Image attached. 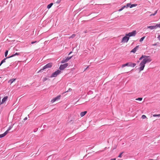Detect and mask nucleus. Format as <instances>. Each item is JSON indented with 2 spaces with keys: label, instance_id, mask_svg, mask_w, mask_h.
<instances>
[{
  "label": "nucleus",
  "instance_id": "nucleus-1",
  "mask_svg": "<svg viewBox=\"0 0 160 160\" xmlns=\"http://www.w3.org/2000/svg\"><path fill=\"white\" fill-rule=\"evenodd\" d=\"M151 61V59H149L148 58H144L140 63L139 70H143L145 67V64L146 63L149 62Z\"/></svg>",
  "mask_w": 160,
  "mask_h": 160
},
{
  "label": "nucleus",
  "instance_id": "nucleus-2",
  "mask_svg": "<svg viewBox=\"0 0 160 160\" xmlns=\"http://www.w3.org/2000/svg\"><path fill=\"white\" fill-rule=\"evenodd\" d=\"M136 65V63H132L131 62H128L125 64H124L122 65V67L123 68L126 66L128 67H134Z\"/></svg>",
  "mask_w": 160,
  "mask_h": 160
},
{
  "label": "nucleus",
  "instance_id": "nucleus-3",
  "mask_svg": "<svg viewBox=\"0 0 160 160\" xmlns=\"http://www.w3.org/2000/svg\"><path fill=\"white\" fill-rule=\"evenodd\" d=\"M61 73V71H56L54 73H52L50 77V78H53L56 77L58 75Z\"/></svg>",
  "mask_w": 160,
  "mask_h": 160
},
{
  "label": "nucleus",
  "instance_id": "nucleus-4",
  "mask_svg": "<svg viewBox=\"0 0 160 160\" xmlns=\"http://www.w3.org/2000/svg\"><path fill=\"white\" fill-rule=\"evenodd\" d=\"M136 34V31H134L132 32H129L128 34H126V36H128L129 37L132 36H134Z\"/></svg>",
  "mask_w": 160,
  "mask_h": 160
},
{
  "label": "nucleus",
  "instance_id": "nucleus-5",
  "mask_svg": "<svg viewBox=\"0 0 160 160\" xmlns=\"http://www.w3.org/2000/svg\"><path fill=\"white\" fill-rule=\"evenodd\" d=\"M52 63H48L43 67L42 70H44V69H48L49 68H50L52 67Z\"/></svg>",
  "mask_w": 160,
  "mask_h": 160
},
{
  "label": "nucleus",
  "instance_id": "nucleus-6",
  "mask_svg": "<svg viewBox=\"0 0 160 160\" xmlns=\"http://www.w3.org/2000/svg\"><path fill=\"white\" fill-rule=\"evenodd\" d=\"M61 97V96L59 95H58V96H57V97H56L55 98H53L51 101V103H53L55 102L56 101L59 100L60 99Z\"/></svg>",
  "mask_w": 160,
  "mask_h": 160
},
{
  "label": "nucleus",
  "instance_id": "nucleus-7",
  "mask_svg": "<svg viewBox=\"0 0 160 160\" xmlns=\"http://www.w3.org/2000/svg\"><path fill=\"white\" fill-rule=\"evenodd\" d=\"M72 57V56L70 57H68L66 58H65L63 59L61 61V63H63L65 62H67L68 61H69Z\"/></svg>",
  "mask_w": 160,
  "mask_h": 160
},
{
  "label": "nucleus",
  "instance_id": "nucleus-8",
  "mask_svg": "<svg viewBox=\"0 0 160 160\" xmlns=\"http://www.w3.org/2000/svg\"><path fill=\"white\" fill-rule=\"evenodd\" d=\"M127 36L126 35L125 36H124L123 38L122 39V42H127L128 41L129 39V38L128 37H127Z\"/></svg>",
  "mask_w": 160,
  "mask_h": 160
},
{
  "label": "nucleus",
  "instance_id": "nucleus-9",
  "mask_svg": "<svg viewBox=\"0 0 160 160\" xmlns=\"http://www.w3.org/2000/svg\"><path fill=\"white\" fill-rule=\"evenodd\" d=\"M68 65V63H65L62 65H61L60 66L59 68L60 70H62L67 67Z\"/></svg>",
  "mask_w": 160,
  "mask_h": 160
},
{
  "label": "nucleus",
  "instance_id": "nucleus-10",
  "mask_svg": "<svg viewBox=\"0 0 160 160\" xmlns=\"http://www.w3.org/2000/svg\"><path fill=\"white\" fill-rule=\"evenodd\" d=\"M143 58H148V59H151V58L149 56H146L145 55H142V56L140 58L139 60H142Z\"/></svg>",
  "mask_w": 160,
  "mask_h": 160
},
{
  "label": "nucleus",
  "instance_id": "nucleus-11",
  "mask_svg": "<svg viewBox=\"0 0 160 160\" xmlns=\"http://www.w3.org/2000/svg\"><path fill=\"white\" fill-rule=\"evenodd\" d=\"M139 46H137L135 48H134L131 51V52H133V53H135L137 50L139 48Z\"/></svg>",
  "mask_w": 160,
  "mask_h": 160
},
{
  "label": "nucleus",
  "instance_id": "nucleus-12",
  "mask_svg": "<svg viewBox=\"0 0 160 160\" xmlns=\"http://www.w3.org/2000/svg\"><path fill=\"white\" fill-rule=\"evenodd\" d=\"M8 98V97L7 96L4 97V98L2 99L1 102L2 104L5 102L7 100Z\"/></svg>",
  "mask_w": 160,
  "mask_h": 160
},
{
  "label": "nucleus",
  "instance_id": "nucleus-13",
  "mask_svg": "<svg viewBox=\"0 0 160 160\" xmlns=\"http://www.w3.org/2000/svg\"><path fill=\"white\" fill-rule=\"evenodd\" d=\"M147 28H149L151 29H156V28H157V27L156 25L153 26H148Z\"/></svg>",
  "mask_w": 160,
  "mask_h": 160
},
{
  "label": "nucleus",
  "instance_id": "nucleus-14",
  "mask_svg": "<svg viewBox=\"0 0 160 160\" xmlns=\"http://www.w3.org/2000/svg\"><path fill=\"white\" fill-rule=\"evenodd\" d=\"M16 80V79L15 78H12L11 79H10L8 82L9 83H10V84L14 82Z\"/></svg>",
  "mask_w": 160,
  "mask_h": 160
},
{
  "label": "nucleus",
  "instance_id": "nucleus-15",
  "mask_svg": "<svg viewBox=\"0 0 160 160\" xmlns=\"http://www.w3.org/2000/svg\"><path fill=\"white\" fill-rule=\"evenodd\" d=\"M87 111H85L83 112H81V117L84 116L87 113Z\"/></svg>",
  "mask_w": 160,
  "mask_h": 160
},
{
  "label": "nucleus",
  "instance_id": "nucleus-16",
  "mask_svg": "<svg viewBox=\"0 0 160 160\" xmlns=\"http://www.w3.org/2000/svg\"><path fill=\"white\" fill-rule=\"evenodd\" d=\"M7 134V132H6L3 133L2 134H0V138H2L4 137L5 136H6Z\"/></svg>",
  "mask_w": 160,
  "mask_h": 160
},
{
  "label": "nucleus",
  "instance_id": "nucleus-17",
  "mask_svg": "<svg viewBox=\"0 0 160 160\" xmlns=\"http://www.w3.org/2000/svg\"><path fill=\"white\" fill-rule=\"evenodd\" d=\"M10 57H7V58H4V59H3L2 60V61L1 63H0V66L4 62H5V61L6 59H7L8 58H10Z\"/></svg>",
  "mask_w": 160,
  "mask_h": 160
},
{
  "label": "nucleus",
  "instance_id": "nucleus-18",
  "mask_svg": "<svg viewBox=\"0 0 160 160\" xmlns=\"http://www.w3.org/2000/svg\"><path fill=\"white\" fill-rule=\"evenodd\" d=\"M19 55V53L16 52L15 54L12 55L11 56H10L9 57H10V58L12 57H14V56H15L16 55Z\"/></svg>",
  "mask_w": 160,
  "mask_h": 160
},
{
  "label": "nucleus",
  "instance_id": "nucleus-19",
  "mask_svg": "<svg viewBox=\"0 0 160 160\" xmlns=\"http://www.w3.org/2000/svg\"><path fill=\"white\" fill-rule=\"evenodd\" d=\"M52 3H51L50 4H49L47 6V8L48 9L50 8H51V7H52Z\"/></svg>",
  "mask_w": 160,
  "mask_h": 160
},
{
  "label": "nucleus",
  "instance_id": "nucleus-20",
  "mask_svg": "<svg viewBox=\"0 0 160 160\" xmlns=\"http://www.w3.org/2000/svg\"><path fill=\"white\" fill-rule=\"evenodd\" d=\"M125 8H126L125 7V6H122L121 9H119L118 10V11L119 12H120L121 11H122L123 9H124Z\"/></svg>",
  "mask_w": 160,
  "mask_h": 160
},
{
  "label": "nucleus",
  "instance_id": "nucleus-21",
  "mask_svg": "<svg viewBox=\"0 0 160 160\" xmlns=\"http://www.w3.org/2000/svg\"><path fill=\"white\" fill-rule=\"evenodd\" d=\"M137 6V4H131L130 8H132L133 7H136Z\"/></svg>",
  "mask_w": 160,
  "mask_h": 160
},
{
  "label": "nucleus",
  "instance_id": "nucleus-22",
  "mask_svg": "<svg viewBox=\"0 0 160 160\" xmlns=\"http://www.w3.org/2000/svg\"><path fill=\"white\" fill-rule=\"evenodd\" d=\"M131 5V3H128L127 4V5L125 6L126 8H128V7H129L130 8Z\"/></svg>",
  "mask_w": 160,
  "mask_h": 160
},
{
  "label": "nucleus",
  "instance_id": "nucleus-23",
  "mask_svg": "<svg viewBox=\"0 0 160 160\" xmlns=\"http://www.w3.org/2000/svg\"><path fill=\"white\" fill-rule=\"evenodd\" d=\"M157 10H156L155 11L154 13L153 14H152L150 15V16H155L157 13Z\"/></svg>",
  "mask_w": 160,
  "mask_h": 160
},
{
  "label": "nucleus",
  "instance_id": "nucleus-24",
  "mask_svg": "<svg viewBox=\"0 0 160 160\" xmlns=\"http://www.w3.org/2000/svg\"><path fill=\"white\" fill-rule=\"evenodd\" d=\"M145 36H144V37H142L140 39L139 41L140 42H142V41L145 38Z\"/></svg>",
  "mask_w": 160,
  "mask_h": 160
},
{
  "label": "nucleus",
  "instance_id": "nucleus-25",
  "mask_svg": "<svg viewBox=\"0 0 160 160\" xmlns=\"http://www.w3.org/2000/svg\"><path fill=\"white\" fill-rule=\"evenodd\" d=\"M12 128V127H10L8 128V129L6 131V132H7V134L8 133V132H9V131L11 129V128Z\"/></svg>",
  "mask_w": 160,
  "mask_h": 160
},
{
  "label": "nucleus",
  "instance_id": "nucleus-26",
  "mask_svg": "<svg viewBox=\"0 0 160 160\" xmlns=\"http://www.w3.org/2000/svg\"><path fill=\"white\" fill-rule=\"evenodd\" d=\"M123 153L124 152H121L118 156V157L121 158L122 157V155Z\"/></svg>",
  "mask_w": 160,
  "mask_h": 160
},
{
  "label": "nucleus",
  "instance_id": "nucleus-27",
  "mask_svg": "<svg viewBox=\"0 0 160 160\" xmlns=\"http://www.w3.org/2000/svg\"><path fill=\"white\" fill-rule=\"evenodd\" d=\"M146 116L144 115H142V119H145L146 118Z\"/></svg>",
  "mask_w": 160,
  "mask_h": 160
},
{
  "label": "nucleus",
  "instance_id": "nucleus-28",
  "mask_svg": "<svg viewBox=\"0 0 160 160\" xmlns=\"http://www.w3.org/2000/svg\"><path fill=\"white\" fill-rule=\"evenodd\" d=\"M8 51L7 50L6 51L5 53V57H6L7 56L8 54Z\"/></svg>",
  "mask_w": 160,
  "mask_h": 160
},
{
  "label": "nucleus",
  "instance_id": "nucleus-29",
  "mask_svg": "<svg viewBox=\"0 0 160 160\" xmlns=\"http://www.w3.org/2000/svg\"><path fill=\"white\" fill-rule=\"evenodd\" d=\"M142 98H136V100H139V101H141V100H142Z\"/></svg>",
  "mask_w": 160,
  "mask_h": 160
},
{
  "label": "nucleus",
  "instance_id": "nucleus-30",
  "mask_svg": "<svg viewBox=\"0 0 160 160\" xmlns=\"http://www.w3.org/2000/svg\"><path fill=\"white\" fill-rule=\"evenodd\" d=\"M160 116V114H154L153 115V116L154 117H159Z\"/></svg>",
  "mask_w": 160,
  "mask_h": 160
},
{
  "label": "nucleus",
  "instance_id": "nucleus-31",
  "mask_svg": "<svg viewBox=\"0 0 160 160\" xmlns=\"http://www.w3.org/2000/svg\"><path fill=\"white\" fill-rule=\"evenodd\" d=\"M157 27L158 28H160V23L159 24H156Z\"/></svg>",
  "mask_w": 160,
  "mask_h": 160
},
{
  "label": "nucleus",
  "instance_id": "nucleus-32",
  "mask_svg": "<svg viewBox=\"0 0 160 160\" xmlns=\"http://www.w3.org/2000/svg\"><path fill=\"white\" fill-rule=\"evenodd\" d=\"M47 80V78H43V81H46Z\"/></svg>",
  "mask_w": 160,
  "mask_h": 160
},
{
  "label": "nucleus",
  "instance_id": "nucleus-33",
  "mask_svg": "<svg viewBox=\"0 0 160 160\" xmlns=\"http://www.w3.org/2000/svg\"><path fill=\"white\" fill-rule=\"evenodd\" d=\"M158 38L159 40H160V35H159L158 36Z\"/></svg>",
  "mask_w": 160,
  "mask_h": 160
},
{
  "label": "nucleus",
  "instance_id": "nucleus-34",
  "mask_svg": "<svg viewBox=\"0 0 160 160\" xmlns=\"http://www.w3.org/2000/svg\"><path fill=\"white\" fill-rule=\"evenodd\" d=\"M36 42V41L32 42H31V44H34V43H35V42Z\"/></svg>",
  "mask_w": 160,
  "mask_h": 160
},
{
  "label": "nucleus",
  "instance_id": "nucleus-35",
  "mask_svg": "<svg viewBox=\"0 0 160 160\" xmlns=\"http://www.w3.org/2000/svg\"><path fill=\"white\" fill-rule=\"evenodd\" d=\"M116 158H112L110 160H116Z\"/></svg>",
  "mask_w": 160,
  "mask_h": 160
},
{
  "label": "nucleus",
  "instance_id": "nucleus-36",
  "mask_svg": "<svg viewBox=\"0 0 160 160\" xmlns=\"http://www.w3.org/2000/svg\"><path fill=\"white\" fill-rule=\"evenodd\" d=\"M74 36H75L73 34V35H72V37H74Z\"/></svg>",
  "mask_w": 160,
  "mask_h": 160
},
{
  "label": "nucleus",
  "instance_id": "nucleus-37",
  "mask_svg": "<svg viewBox=\"0 0 160 160\" xmlns=\"http://www.w3.org/2000/svg\"><path fill=\"white\" fill-rule=\"evenodd\" d=\"M88 66L84 70H86V69H87L88 68Z\"/></svg>",
  "mask_w": 160,
  "mask_h": 160
},
{
  "label": "nucleus",
  "instance_id": "nucleus-38",
  "mask_svg": "<svg viewBox=\"0 0 160 160\" xmlns=\"http://www.w3.org/2000/svg\"><path fill=\"white\" fill-rule=\"evenodd\" d=\"M71 90H72V89H71V88H70V89H69V90H69V91H71Z\"/></svg>",
  "mask_w": 160,
  "mask_h": 160
},
{
  "label": "nucleus",
  "instance_id": "nucleus-39",
  "mask_svg": "<svg viewBox=\"0 0 160 160\" xmlns=\"http://www.w3.org/2000/svg\"><path fill=\"white\" fill-rule=\"evenodd\" d=\"M72 52H70L69 53V54H68V55H70V54Z\"/></svg>",
  "mask_w": 160,
  "mask_h": 160
},
{
  "label": "nucleus",
  "instance_id": "nucleus-40",
  "mask_svg": "<svg viewBox=\"0 0 160 160\" xmlns=\"http://www.w3.org/2000/svg\"><path fill=\"white\" fill-rule=\"evenodd\" d=\"M156 45V44H153V45Z\"/></svg>",
  "mask_w": 160,
  "mask_h": 160
},
{
  "label": "nucleus",
  "instance_id": "nucleus-41",
  "mask_svg": "<svg viewBox=\"0 0 160 160\" xmlns=\"http://www.w3.org/2000/svg\"><path fill=\"white\" fill-rule=\"evenodd\" d=\"M153 160V159H151V160Z\"/></svg>",
  "mask_w": 160,
  "mask_h": 160
},
{
  "label": "nucleus",
  "instance_id": "nucleus-42",
  "mask_svg": "<svg viewBox=\"0 0 160 160\" xmlns=\"http://www.w3.org/2000/svg\"><path fill=\"white\" fill-rule=\"evenodd\" d=\"M1 78V77H0V78Z\"/></svg>",
  "mask_w": 160,
  "mask_h": 160
}]
</instances>
